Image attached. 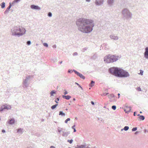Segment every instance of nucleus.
<instances>
[{
  "label": "nucleus",
  "instance_id": "nucleus-1",
  "mask_svg": "<svg viewBox=\"0 0 148 148\" xmlns=\"http://www.w3.org/2000/svg\"><path fill=\"white\" fill-rule=\"evenodd\" d=\"M76 24L79 30L86 33L91 32L94 26L92 20L84 18H80L77 19Z\"/></svg>",
  "mask_w": 148,
  "mask_h": 148
},
{
  "label": "nucleus",
  "instance_id": "nucleus-2",
  "mask_svg": "<svg viewBox=\"0 0 148 148\" xmlns=\"http://www.w3.org/2000/svg\"><path fill=\"white\" fill-rule=\"evenodd\" d=\"M109 72L116 77H126L130 75L128 72L122 69L114 67L109 69Z\"/></svg>",
  "mask_w": 148,
  "mask_h": 148
},
{
  "label": "nucleus",
  "instance_id": "nucleus-3",
  "mask_svg": "<svg viewBox=\"0 0 148 148\" xmlns=\"http://www.w3.org/2000/svg\"><path fill=\"white\" fill-rule=\"evenodd\" d=\"M26 30L24 28L21 29L20 27L14 26L11 29L10 32L12 35L19 37L23 35L25 33Z\"/></svg>",
  "mask_w": 148,
  "mask_h": 148
},
{
  "label": "nucleus",
  "instance_id": "nucleus-4",
  "mask_svg": "<svg viewBox=\"0 0 148 148\" xmlns=\"http://www.w3.org/2000/svg\"><path fill=\"white\" fill-rule=\"evenodd\" d=\"M121 57V56H118L109 54L105 56L104 61L107 63L113 62L120 59Z\"/></svg>",
  "mask_w": 148,
  "mask_h": 148
},
{
  "label": "nucleus",
  "instance_id": "nucleus-5",
  "mask_svg": "<svg viewBox=\"0 0 148 148\" xmlns=\"http://www.w3.org/2000/svg\"><path fill=\"white\" fill-rule=\"evenodd\" d=\"M122 18L124 20H130L132 18V14L127 8L123 9L121 11Z\"/></svg>",
  "mask_w": 148,
  "mask_h": 148
},
{
  "label": "nucleus",
  "instance_id": "nucleus-6",
  "mask_svg": "<svg viewBox=\"0 0 148 148\" xmlns=\"http://www.w3.org/2000/svg\"><path fill=\"white\" fill-rule=\"evenodd\" d=\"M73 71L75 73V74H76V75H77L79 77L81 78L84 79H85V77L82 74L80 73L78 71H76L74 69H73Z\"/></svg>",
  "mask_w": 148,
  "mask_h": 148
},
{
  "label": "nucleus",
  "instance_id": "nucleus-7",
  "mask_svg": "<svg viewBox=\"0 0 148 148\" xmlns=\"http://www.w3.org/2000/svg\"><path fill=\"white\" fill-rule=\"evenodd\" d=\"M31 8L33 10H41L40 7L38 5H30Z\"/></svg>",
  "mask_w": 148,
  "mask_h": 148
},
{
  "label": "nucleus",
  "instance_id": "nucleus-8",
  "mask_svg": "<svg viewBox=\"0 0 148 148\" xmlns=\"http://www.w3.org/2000/svg\"><path fill=\"white\" fill-rule=\"evenodd\" d=\"M144 57L147 59H148V47H147L145 49V52L144 53Z\"/></svg>",
  "mask_w": 148,
  "mask_h": 148
},
{
  "label": "nucleus",
  "instance_id": "nucleus-9",
  "mask_svg": "<svg viewBox=\"0 0 148 148\" xmlns=\"http://www.w3.org/2000/svg\"><path fill=\"white\" fill-rule=\"evenodd\" d=\"M103 0H95V3L97 5H100L103 3Z\"/></svg>",
  "mask_w": 148,
  "mask_h": 148
},
{
  "label": "nucleus",
  "instance_id": "nucleus-10",
  "mask_svg": "<svg viewBox=\"0 0 148 148\" xmlns=\"http://www.w3.org/2000/svg\"><path fill=\"white\" fill-rule=\"evenodd\" d=\"M12 6V4L11 3H9V5L8 7L7 8L5 11L4 12V14H6L8 13L9 11L10 10V8Z\"/></svg>",
  "mask_w": 148,
  "mask_h": 148
},
{
  "label": "nucleus",
  "instance_id": "nucleus-11",
  "mask_svg": "<svg viewBox=\"0 0 148 148\" xmlns=\"http://www.w3.org/2000/svg\"><path fill=\"white\" fill-rule=\"evenodd\" d=\"M114 2V0H108L107 2L108 4V5H109V6H112V5H113Z\"/></svg>",
  "mask_w": 148,
  "mask_h": 148
},
{
  "label": "nucleus",
  "instance_id": "nucleus-12",
  "mask_svg": "<svg viewBox=\"0 0 148 148\" xmlns=\"http://www.w3.org/2000/svg\"><path fill=\"white\" fill-rule=\"evenodd\" d=\"M8 123L10 125H12L14 123L15 120L14 118H11L10 119H9L8 121Z\"/></svg>",
  "mask_w": 148,
  "mask_h": 148
},
{
  "label": "nucleus",
  "instance_id": "nucleus-13",
  "mask_svg": "<svg viewBox=\"0 0 148 148\" xmlns=\"http://www.w3.org/2000/svg\"><path fill=\"white\" fill-rule=\"evenodd\" d=\"M28 81V80L26 78V79L23 80V84L24 86L25 87H28V85L27 84V82Z\"/></svg>",
  "mask_w": 148,
  "mask_h": 148
},
{
  "label": "nucleus",
  "instance_id": "nucleus-14",
  "mask_svg": "<svg viewBox=\"0 0 148 148\" xmlns=\"http://www.w3.org/2000/svg\"><path fill=\"white\" fill-rule=\"evenodd\" d=\"M110 38L112 39L115 40H118L119 39V37L117 36H116L114 35H112L110 36Z\"/></svg>",
  "mask_w": 148,
  "mask_h": 148
},
{
  "label": "nucleus",
  "instance_id": "nucleus-15",
  "mask_svg": "<svg viewBox=\"0 0 148 148\" xmlns=\"http://www.w3.org/2000/svg\"><path fill=\"white\" fill-rule=\"evenodd\" d=\"M62 132L63 133L62 134V136L64 137H66L70 134V132L69 131H68L66 132H64V131H62Z\"/></svg>",
  "mask_w": 148,
  "mask_h": 148
},
{
  "label": "nucleus",
  "instance_id": "nucleus-16",
  "mask_svg": "<svg viewBox=\"0 0 148 148\" xmlns=\"http://www.w3.org/2000/svg\"><path fill=\"white\" fill-rule=\"evenodd\" d=\"M62 97L63 98L67 100H69L71 97L69 95L66 96L65 95H63L62 96Z\"/></svg>",
  "mask_w": 148,
  "mask_h": 148
},
{
  "label": "nucleus",
  "instance_id": "nucleus-17",
  "mask_svg": "<svg viewBox=\"0 0 148 148\" xmlns=\"http://www.w3.org/2000/svg\"><path fill=\"white\" fill-rule=\"evenodd\" d=\"M125 108L126 109L127 111L129 112H130V110H131V107L130 106H125Z\"/></svg>",
  "mask_w": 148,
  "mask_h": 148
},
{
  "label": "nucleus",
  "instance_id": "nucleus-18",
  "mask_svg": "<svg viewBox=\"0 0 148 148\" xmlns=\"http://www.w3.org/2000/svg\"><path fill=\"white\" fill-rule=\"evenodd\" d=\"M59 115H62L63 116H65V114L62 111H60L59 114Z\"/></svg>",
  "mask_w": 148,
  "mask_h": 148
},
{
  "label": "nucleus",
  "instance_id": "nucleus-19",
  "mask_svg": "<svg viewBox=\"0 0 148 148\" xmlns=\"http://www.w3.org/2000/svg\"><path fill=\"white\" fill-rule=\"evenodd\" d=\"M1 6L2 8H4L5 7V3L4 2H3L1 4Z\"/></svg>",
  "mask_w": 148,
  "mask_h": 148
},
{
  "label": "nucleus",
  "instance_id": "nucleus-20",
  "mask_svg": "<svg viewBox=\"0 0 148 148\" xmlns=\"http://www.w3.org/2000/svg\"><path fill=\"white\" fill-rule=\"evenodd\" d=\"M23 129L22 128H19L17 129V132H20L21 134L23 133Z\"/></svg>",
  "mask_w": 148,
  "mask_h": 148
},
{
  "label": "nucleus",
  "instance_id": "nucleus-21",
  "mask_svg": "<svg viewBox=\"0 0 148 148\" xmlns=\"http://www.w3.org/2000/svg\"><path fill=\"white\" fill-rule=\"evenodd\" d=\"M95 83V82L92 80L90 83L89 84V86L91 87H92L94 85Z\"/></svg>",
  "mask_w": 148,
  "mask_h": 148
},
{
  "label": "nucleus",
  "instance_id": "nucleus-22",
  "mask_svg": "<svg viewBox=\"0 0 148 148\" xmlns=\"http://www.w3.org/2000/svg\"><path fill=\"white\" fill-rule=\"evenodd\" d=\"M138 118L141 120H143L145 119V116L143 115L140 116L138 117Z\"/></svg>",
  "mask_w": 148,
  "mask_h": 148
},
{
  "label": "nucleus",
  "instance_id": "nucleus-23",
  "mask_svg": "<svg viewBox=\"0 0 148 148\" xmlns=\"http://www.w3.org/2000/svg\"><path fill=\"white\" fill-rule=\"evenodd\" d=\"M75 148H84V146L82 145H77V147H75Z\"/></svg>",
  "mask_w": 148,
  "mask_h": 148
},
{
  "label": "nucleus",
  "instance_id": "nucleus-24",
  "mask_svg": "<svg viewBox=\"0 0 148 148\" xmlns=\"http://www.w3.org/2000/svg\"><path fill=\"white\" fill-rule=\"evenodd\" d=\"M109 99H111V98L114 97V96L113 94H111L110 95L108 96Z\"/></svg>",
  "mask_w": 148,
  "mask_h": 148
},
{
  "label": "nucleus",
  "instance_id": "nucleus-25",
  "mask_svg": "<svg viewBox=\"0 0 148 148\" xmlns=\"http://www.w3.org/2000/svg\"><path fill=\"white\" fill-rule=\"evenodd\" d=\"M55 93H56V92H55L54 90H53L51 91L50 94L51 96H53V94Z\"/></svg>",
  "mask_w": 148,
  "mask_h": 148
},
{
  "label": "nucleus",
  "instance_id": "nucleus-26",
  "mask_svg": "<svg viewBox=\"0 0 148 148\" xmlns=\"http://www.w3.org/2000/svg\"><path fill=\"white\" fill-rule=\"evenodd\" d=\"M129 129V127L127 126H125L124 128V130L125 131H127Z\"/></svg>",
  "mask_w": 148,
  "mask_h": 148
},
{
  "label": "nucleus",
  "instance_id": "nucleus-27",
  "mask_svg": "<svg viewBox=\"0 0 148 148\" xmlns=\"http://www.w3.org/2000/svg\"><path fill=\"white\" fill-rule=\"evenodd\" d=\"M31 42L30 40H28L26 42V44L28 45H31Z\"/></svg>",
  "mask_w": 148,
  "mask_h": 148
},
{
  "label": "nucleus",
  "instance_id": "nucleus-28",
  "mask_svg": "<svg viewBox=\"0 0 148 148\" xmlns=\"http://www.w3.org/2000/svg\"><path fill=\"white\" fill-rule=\"evenodd\" d=\"M73 141V140L72 139H71L70 140H67V142H68L70 144H71L72 143Z\"/></svg>",
  "mask_w": 148,
  "mask_h": 148
},
{
  "label": "nucleus",
  "instance_id": "nucleus-29",
  "mask_svg": "<svg viewBox=\"0 0 148 148\" xmlns=\"http://www.w3.org/2000/svg\"><path fill=\"white\" fill-rule=\"evenodd\" d=\"M52 15V14L51 12H49L48 14V16L49 17H51Z\"/></svg>",
  "mask_w": 148,
  "mask_h": 148
},
{
  "label": "nucleus",
  "instance_id": "nucleus-30",
  "mask_svg": "<svg viewBox=\"0 0 148 148\" xmlns=\"http://www.w3.org/2000/svg\"><path fill=\"white\" fill-rule=\"evenodd\" d=\"M4 110L5 109H7V104H5L4 105H3Z\"/></svg>",
  "mask_w": 148,
  "mask_h": 148
},
{
  "label": "nucleus",
  "instance_id": "nucleus-31",
  "mask_svg": "<svg viewBox=\"0 0 148 148\" xmlns=\"http://www.w3.org/2000/svg\"><path fill=\"white\" fill-rule=\"evenodd\" d=\"M112 108L114 110H115L116 109V106L115 105L112 106Z\"/></svg>",
  "mask_w": 148,
  "mask_h": 148
},
{
  "label": "nucleus",
  "instance_id": "nucleus-32",
  "mask_svg": "<svg viewBox=\"0 0 148 148\" xmlns=\"http://www.w3.org/2000/svg\"><path fill=\"white\" fill-rule=\"evenodd\" d=\"M43 45L44 46L47 47H48V44L47 43H43Z\"/></svg>",
  "mask_w": 148,
  "mask_h": 148
},
{
  "label": "nucleus",
  "instance_id": "nucleus-33",
  "mask_svg": "<svg viewBox=\"0 0 148 148\" xmlns=\"http://www.w3.org/2000/svg\"><path fill=\"white\" fill-rule=\"evenodd\" d=\"M82 90L83 89V88L77 82H75V83Z\"/></svg>",
  "mask_w": 148,
  "mask_h": 148
},
{
  "label": "nucleus",
  "instance_id": "nucleus-34",
  "mask_svg": "<svg viewBox=\"0 0 148 148\" xmlns=\"http://www.w3.org/2000/svg\"><path fill=\"white\" fill-rule=\"evenodd\" d=\"M70 119L69 118H68L65 121V123H67L68 121H70Z\"/></svg>",
  "mask_w": 148,
  "mask_h": 148
},
{
  "label": "nucleus",
  "instance_id": "nucleus-35",
  "mask_svg": "<svg viewBox=\"0 0 148 148\" xmlns=\"http://www.w3.org/2000/svg\"><path fill=\"white\" fill-rule=\"evenodd\" d=\"M137 130V127H134L132 129V131H135Z\"/></svg>",
  "mask_w": 148,
  "mask_h": 148
},
{
  "label": "nucleus",
  "instance_id": "nucleus-36",
  "mask_svg": "<svg viewBox=\"0 0 148 148\" xmlns=\"http://www.w3.org/2000/svg\"><path fill=\"white\" fill-rule=\"evenodd\" d=\"M73 70H70V69H69L68 71V72L69 73H73Z\"/></svg>",
  "mask_w": 148,
  "mask_h": 148
},
{
  "label": "nucleus",
  "instance_id": "nucleus-37",
  "mask_svg": "<svg viewBox=\"0 0 148 148\" xmlns=\"http://www.w3.org/2000/svg\"><path fill=\"white\" fill-rule=\"evenodd\" d=\"M97 57V56L96 54H94L93 56H92V58L94 59H96Z\"/></svg>",
  "mask_w": 148,
  "mask_h": 148
},
{
  "label": "nucleus",
  "instance_id": "nucleus-38",
  "mask_svg": "<svg viewBox=\"0 0 148 148\" xmlns=\"http://www.w3.org/2000/svg\"><path fill=\"white\" fill-rule=\"evenodd\" d=\"M4 110V108L3 106L0 108V111L1 112Z\"/></svg>",
  "mask_w": 148,
  "mask_h": 148
},
{
  "label": "nucleus",
  "instance_id": "nucleus-39",
  "mask_svg": "<svg viewBox=\"0 0 148 148\" xmlns=\"http://www.w3.org/2000/svg\"><path fill=\"white\" fill-rule=\"evenodd\" d=\"M56 108V106H54V105L52 106L51 107V109H53V110L54 109Z\"/></svg>",
  "mask_w": 148,
  "mask_h": 148
},
{
  "label": "nucleus",
  "instance_id": "nucleus-40",
  "mask_svg": "<svg viewBox=\"0 0 148 148\" xmlns=\"http://www.w3.org/2000/svg\"><path fill=\"white\" fill-rule=\"evenodd\" d=\"M26 78L29 80L31 78V76L28 75L27 77H26Z\"/></svg>",
  "mask_w": 148,
  "mask_h": 148
},
{
  "label": "nucleus",
  "instance_id": "nucleus-41",
  "mask_svg": "<svg viewBox=\"0 0 148 148\" xmlns=\"http://www.w3.org/2000/svg\"><path fill=\"white\" fill-rule=\"evenodd\" d=\"M61 129H60V130L59 129H58V132H60L61 131L62 132V131H63V129L62 128H61Z\"/></svg>",
  "mask_w": 148,
  "mask_h": 148
},
{
  "label": "nucleus",
  "instance_id": "nucleus-42",
  "mask_svg": "<svg viewBox=\"0 0 148 148\" xmlns=\"http://www.w3.org/2000/svg\"><path fill=\"white\" fill-rule=\"evenodd\" d=\"M59 98H57L56 100L55 101V102L56 103H58V101H59Z\"/></svg>",
  "mask_w": 148,
  "mask_h": 148
},
{
  "label": "nucleus",
  "instance_id": "nucleus-43",
  "mask_svg": "<svg viewBox=\"0 0 148 148\" xmlns=\"http://www.w3.org/2000/svg\"><path fill=\"white\" fill-rule=\"evenodd\" d=\"M11 108V107L10 105H7V110L10 109Z\"/></svg>",
  "mask_w": 148,
  "mask_h": 148
},
{
  "label": "nucleus",
  "instance_id": "nucleus-44",
  "mask_svg": "<svg viewBox=\"0 0 148 148\" xmlns=\"http://www.w3.org/2000/svg\"><path fill=\"white\" fill-rule=\"evenodd\" d=\"M124 111L126 113H128L129 112L127 111L126 109L125 108L124 109Z\"/></svg>",
  "mask_w": 148,
  "mask_h": 148
},
{
  "label": "nucleus",
  "instance_id": "nucleus-45",
  "mask_svg": "<svg viewBox=\"0 0 148 148\" xmlns=\"http://www.w3.org/2000/svg\"><path fill=\"white\" fill-rule=\"evenodd\" d=\"M64 91H65L64 92V95H66L68 93V92H67L66 90H64Z\"/></svg>",
  "mask_w": 148,
  "mask_h": 148
},
{
  "label": "nucleus",
  "instance_id": "nucleus-46",
  "mask_svg": "<svg viewBox=\"0 0 148 148\" xmlns=\"http://www.w3.org/2000/svg\"><path fill=\"white\" fill-rule=\"evenodd\" d=\"M77 55V53L76 52H74L73 54V56Z\"/></svg>",
  "mask_w": 148,
  "mask_h": 148
},
{
  "label": "nucleus",
  "instance_id": "nucleus-47",
  "mask_svg": "<svg viewBox=\"0 0 148 148\" xmlns=\"http://www.w3.org/2000/svg\"><path fill=\"white\" fill-rule=\"evenodd\" d=\"M140 132L139 131H137L135 133V134L136 135Z\"/></svg>",
  "mask_w": 148,
  "mask_h": 148
},
{
  "label": "nucleus",
  "instance_id": "nucleus-48",
  "mask_svg": "<svg viewBox=\"0 0 148 148\" xmlns=\"http://www.w3.org/2000/svg\"><path fill=\"white\" fill-rule=\"evenodd\" d=\"M20 0H14V2H15L16 3H17Z\"/></svg>",
  "mask_w": 148,
  "mask_h": 148
},
{
  "label": "nucleus",
  "instance_id": "nucleus-49",
  "mask_svg": "<svg viewBox=\"0 0 148 148\" xmlns=\"http://www.w3.org/2000/svg\"><path fill=\"white\" fill-rule=\"evenodd\" d=\"M75 125H74L73 126H72V128L73 129H74V128H75Z\"/></svg>",
  "mask_w": 148,
  "mask_h": 148
},
{
  "label": "nucleus",
  "instance_id": "nucleus-50",
  "mask_svg": "<svg viewBox=\"0 0 148 148\" xmlns=\"http://www.w3.org/2000/svg\"><path fill=\"white\" fill-rule=\"evenodd\" d=\"M108 94V93H104L103 94V95H104V96H106V95H107Z\"/></svg>",
  "mask_w": 148,
  "mask_h": 148
},
{
  "label": "nucleus",
  "instance_id": "nucleus-51",
  "mask_svg": "<svg viewBox=\"0 0 148 148\" xmlns=\"http://www.w3.org/2000/svg\"><path fill=\"white\" fill-rule=\"evenodd\" d=\"M140 73L141 75H143V71L140 70Z\"/></svg>",
  "mask_w": 148,
  "mask_h": 148
},
{
  "label": "nucleus",
  "instance_id": "nucleus-52",
  "mask_svg": "<svg viewBox=\"0 0 148 148\" xmlns=\"http://www.w3.org/2000/svg\"><path fill=\"white\" fill-rule=\"evenodd\" d=\"M91 103L92 104V105H94V103L93 101H91Z\"/></svg>",
  "mask_w": 148,
  "mask_h": 148
},
{
  "label": "nucleus",
  "instance_id": "nucleus-53",
  "mask_svg": "<svg viewBox=\"0 0 148 148\" xmlns=\"http://www.w3.org/2000/svg\"><path fill=\"white\" fill-rule=\"evenodd\" d=\"M2 132L3 133H4L5 132V131L4 130H2Z\"/></svg>",
  "mask_w": 148,
  "mask_h": 148
},
{
  "label": "nucleus",
  "instance_id": "nucleus-54",
  "mask_svg": "<svg viewBox=\"0 0 148 148\" xmlns=\"http://www.w3.org/2000/svg\"><path fill=\"white\" fill-rule=\"evenodd\" d=\"M53 48H56V45H54L53 46Z\"/></svg>",
  "mask_w": 148,
  "mask_h": 148
},
{
  "label": "nucleus",
  "instance_id": "nucleus-55",
  "mask_svg": "<svg viewBox=\"0 0 148 148\" xmlns=\"http://www.w3.org/2000/svg\"><path fill=\"white\" fill-rule=\"evenodd\" d=\"M15 3H16L15 2H14V0L12 3V4L13 5Z\"/></svg>",
  "mask_w": 148,
  "mask_h": 148
},
{
  "label": "nucleus",
  "instance_id": "nucleus-56",
  "mask_svg": "<svg viewBox=\"0 0 148 148\" xmlns=\"http://www.w3.org/2000/svg\"><path fill=\"white\" fill-rule=\"evenodd\" d=\"M50 148H55L53 146H50Z\"/></svg>",
  "mask_w": 148,
  "mask_h": 148
},
{
  "label": "nucleus",
  "instance_id": "nucleus-57",
  "mask_svg": "<svg viewBox=\"0 0 148 148\" xmlns=\"http://www.w3.org/2000/svg\"><path fill=\"white\" fill-rule=\"evenodd\" d=\"M134 116H135L136 115V112H134Z\"/></svg>",
  "mask_w": 148,
  "mask_h": 148
},
{
  "label": "nucleus",
  "instance_id": "nucleus-58",
  "mask_svg": "<svg viewBox=\"0 0 148 148\" xmlns=\"http://www.w3.org/2000/svg\"><path fill=\"white\" fill-rule=\"evenodd\" d=\"M73 130H73L74 132H75L76 131V130L75 129V128H74V129Z\"/></svg>",
  "mask_w": 148,
  "mask_h": 148
},
{
  "label": "nucleus",
  "instance_id": "nucleus-59",
  "mask_svg": "<svg viewBox=\"0 0 148 148\" xmlns=\"http://www.w3.org/2000/svg\"><path fill=\"white\" fill-rule=\"evenodd\" d=\"M147 132V131L146 129H145L144 130V132L145 133H146V132Z\"/></svg>",
  "mask_w": 148,
  "mask_h": 148
},
{
  "label": "nucleus",
  "instance_id": "nucleus-60",
  "mask_svg": "<svg viewBox=\"0 0 148 148\" xmlns=\"http://www.w3.org/2000/svg\"><path fill=\"white\" fill-rule=\"evenodd\" d=\"M86 1L87 2H90V0H86Z\"/></svg>",
  "mask_w": 148,
  "mask_h": 148
},
{
  "label": "nucleus",
  "instance_id": "nucleus-61",
  "mask_svg": "<svg viewBox=\"0 0 148 148\" xmlns=\"http://www.w3.org/2000/svg\"><path fill=\"white\" fill-rule=\"evenodd\" d=\"M82 145L84 146V148H85V147L86 146V144L84 145Z\"/></svg>",
  "mask_w": 148,
  "mask_h": 148
},
{
  "label": "nucleus",
  "instance_id": "nucleus-62",
  "mask_svg": "<svg viewBox=\"0 0 148 148\" xmlns=\"http://www.w3.org/2000/svg\"><path fill=\"white\" fill-rule=\"evenodd\" d=\"M138 90L140 91H141V89L140 88H139L138 89Z\"/></svg>",
  "mask_w": 148,
  "mask_h": 148
},
{
  "label": "nucleus",
  "instance_id": "nucleus-63",
  "mask_svg": "<svg viewBox=\"0 0 148 148\" xmlns=\"http://www.w3.org/2000/svg\"><path fill=\"white\" fill-rule=\"evenodd\" d=\"M118 96L119 97L118 98H119V97H120V94L119 93H118Z\"/></svg>",
  "mask_w": 148,
  "mask_h": 148
},
{
  "label": "nucleus",
  "instance_id": "nucleus-64",
  "mask_svg": "<svg viewBox=\"0 0 148 148\" xmlns=\"http://www.w3.org/2000/svg\"><path fill=\"white\" fill-rule=\"evenodd\" d=\"M54 106H56V107L57 106H58V104H56L55 105H54Z\"/></svg>",
  "mask_w": 148,
  "mask_h": 148
}]
</instances>
